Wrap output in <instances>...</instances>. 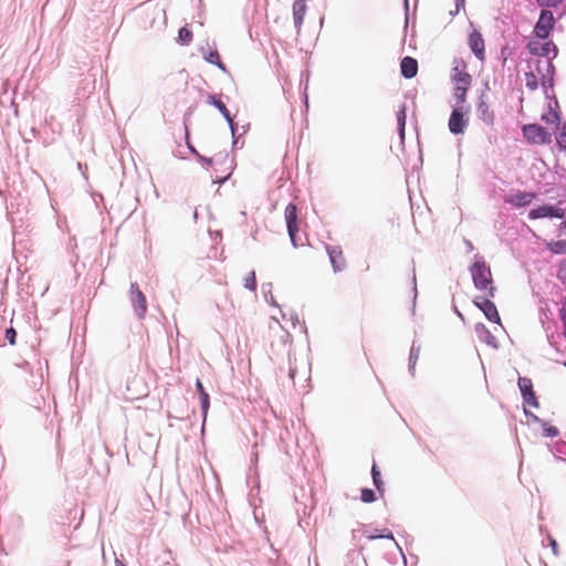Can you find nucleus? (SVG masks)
Instances as JSON below:
<instances>
[{"mask_svg":"<svg viewBox=\"0 0 566 566\" xmlns=\"http://www.w3.org/2000/svg\"><path fill=\"white\" fill-rule=\"evenodd\" d=\"M565 366H566V363H565Z\"/></svg>","mask_w":566,"mask_h":566,"instance_id":"37998d69","label":"nucleus"},{"mask_svg":"<svg viewBox=\"0 0 566 566\" xmlns=\"http://www.w3.org/2000/svg\"><path fill=\"white\" fill-rule=\"evenodd\" d=\"M187 144H188L189 149H190L193 154H196V155L198 156L199 160H201V161H203V163H206V164H208V165H211V164H212V159H211V158H206V157H203V156L199 155V154H198V151H197V150H196V149H195V148H193V147H192L188 142H187Z\"/></svg>","mask_w":566,"mask_h":566,"instance_id":"72a5a7b5","label":"nucleus"},{"mask_svg":"<svg viewBox=\"0 0 566 566\" xmlns=\"http://www.w3.org/2000/svg\"><path fill=\"white\" fill-rule=\"evenodd\" d=\"M551 545L553 547L554 553L556 554L557 553V543H556V541L555 539H551Z\"/></svg>","mask_w":566,"mask_h":566,"instance_id":"4c0bfd02","label":"nucleus"},{"mask_svg":"<svg viewBox=\"0 0 566 566\" xmlns=\"http://www.w3.org/2000/svg\"><path fill=\"white\" fill-rule=\"evenodd\" d=\"M206 60L211 63V64H214V65H218L220 69L224 70V66L221 62V59H220V55L217 51H212L210 52L207 56H206Z\"/></svg>","mask_w":566,"mask_h":566,"instance_id":"cd10ccee","label":"nucleus"},{"mask_svg":"<svg viewBox=\"0 0 566 566\" xmlns=\"http://www.w3.org/2000/svg\"><path fill=\"white\" fill-rule=\"evenodd\" d=\"M527 49L535 56L534 59H549L551 52H554V56L557 53V49L552 41L531 40Z\"/></svg>","mask_w":566,"mask_h":566,"instance_id":"39448f33","label":"nucleus"},{"mask_svg":"<svg viewBox=\"0 0 566 566\" xmlns=\"http://www.w3.org/2000/svg\"><path fill=\"white\" fill-rule=\"evenodd\" d=\"M406 119H407L406 106L402 105L401 108L399 109V112L397 113V123H398L399 134H400L401 138L405 137Z\"/></svg>","mask_w":566,"mask_h":566,"instance_id":"5701e85b","label":"nucleus"},{"mask_svg":"<svg viewBox=\"0 0 566 566\" xmlns=\"http://www.w3.org/2000/svg\"><path fill=\"white\" fill-rule=\"evenodd\" d=\"M557 144L560 148L566 149V132H562L557 137Z\"/></svg>","mask_w":566,"mask_h":566,"instance_id":"c9c22d12","label":"nucleus"},{"mask_svg":"<svg viewBox=\"0 0 566 566\" xmlns=\"http://www.w3.org/2000/svg\"><path fill=\"white\" fill-rule=\"evenodd\" d=\"M371 475H373V481H374L376 489L378 490V492L380 494H382L385 491L384 490V481L381 480L380 471L376 464H374L371 468Z\"/></svg>","mask_w":566,"mask_h":566,"instance_id":"b1692460","label":"nucleus"},{"mask_svg":"<svg viewBox=\"0 0 566 566\" xmlns=\"http://www.w3.org/2000/svg\"><path fill=\"white\" fill-rule=\"evenodd\" d=\"M555 24V19L549 10H542L538 21L536 22L534 32L539 39H547Z\"/></svg>","mask_w":566,"mask_h":566,"instance_id":"20e7f679","label":"nucleus"},{"mask_svg":"<svg viewBox=\"0 0 566 566\" xmlns=\"http://www.w3.org/2000/svg\"><path fill=\"white\" fill-rule=\"evenodd\" d=\"M465 127V120L463 117V113L460 109H453L451 116L449 118V129L453 134L463 133Z\"/></svg>","mask_w":566,"mask_h":566,"instance_id":"dca6fc26","label":"nucleus"},{"mask_svg":"<svg viewBox=\"0 0 566 566\" xmlns=\"http://www.w3.org/2000/svg\"><path fill=\"white\" fill-rule=\"evenodd\" d=\"M244 287L250 291H255L256 277L254 271L249 272L248 275L244 277Z\"/></svg>","mask_w":566,"mask_h":566,"instance_id":"a878e982","label":"nucleus"},{"mask_svg":"<svg viewBox=\"0 0 566 566\" xmlns=\"http://www.w3.org/2000/svg\"><path fill=\"white\" fill-rule=\"evenodd\" d=\"M284 219L286 222L287 233L291 240V243L294 248H297L298 244V231H300V219L297 207L294 203H289L284 210Z\"/></svg>","mask_w":566,"mask_h":566,"instance_id":"7ed1b4c3","label":"nucleus"},{"mask_svg":"<svg viewBox=\"0 0 566 566\" xmlns=\"http://www.w3.org/2000/svg\"><path fill=\"white\" fill-rule=\"evenodd\" d=\"M178 38L182 44H189L192 41V32L184 27L179 30Z\"/></svg>","mask_w":566,"mask_h":566,"instance_id":"bb28decb","label":"nucleus"},{"mask_svg":"<svg viewBox=\"0 0 566 566\" xmlns=\"http://www.w3.org/2000/svg\"><path fill=\"white\" fill-rule=\"evenodd\" d=\"M207 102L217 107L230 125L233 124V119L230 115L229 109L220 98H218L216 95H209Z\"/></svg>","mask_w":566,"mask_h":566,"instance_id":"6ab92c4d","label":"nucleus"},{"mask_svg":"<svg viewBox=\"0 0 566 566\" xmlns=\"http://www.w3.org/2000/svg\"><path fill=\"white\" fill-rule=\"evenodd\" d=\"M470 273L474 286L486 297H494L496 289L493 283L491 268L483 259H475L470 268Z\"/></svg>","mask_w":566,"mask_h":566,"instance_id":"f257e3e1","label":"nucleus"},{"mask_svg":"<svg viewBox=\"0 0 566 566\" xmlns=\"http://www.w3.org/2000/svg\"><path fill=\"white\" fill-rule=\"evenodd\" d=\"M546 248L554 254H564L566 253V240L547 242Z\"/></svg>","mask_w":566,"mask_h":566,"instance_id":"4be33fe9","label":"nucleus"},{"mask_svg":"<svg viewBox=\"0 0 566 566\" xmlns=\"http://www.w3.org/2000/svg\"><path fill=\"white\" fill-rule=\"evenodd\" d=\"M541 119L548 126H551L554 130L559 129L560 125V116L559 113L548 105V108L545 113L542 114Z\"/></svg>","mask_w":566,"mask_h":566,"instance_id":"a211bd4d","label":"nucleus"},{"mask_svg":"<svg viewBox=\"0 0 566 566\" xmlns=\"http://www.w3.org/2000/svg\"><path fill=\"white\" fill-rule=\"evenodd\" d=\"M534 65L536 75L544 82L545 78L549 77L553 70L551 59H533L530 61V66Z\"/></svg>","mask_w":566,"mask_h":566,"instance_id":"4468645a","label":"nucleus"},{"mask_svg":"<svg viewBox=\"0 0 566 566\" xmlns=\"http://www.w3.org/2000/svg\"><path fill=\"white\" fill-rule=\"evenodd\" d=\"M490 298L491 297H486L485 294H482L481 296H476L474 298V304L484 313L489 321L493 323H500L501 317L499 315L497 308Z\"/></svg>","mask_w":566,"mask_h":566,"instance_id":"423d86ee","label":"nucleus"},{"mask_svg":"<svg viewBox=\"0 0 566 566\" xmlns=\"http://www.w3.org/2000/svg\"><path fill=\"white\" fill-rule=\"evenodd\" d=\"M539 77L533 70L525 73V84L530 90H536L538 86Z\"/></svg>","mask_w":566,"mask_h":566,"instance_id":"393cba45","label":"nucleus"},{"mask_svg":"<svg viewBox=\"0 0 566 566\" xmlns=\"http://www.w3.org/2000/svg\"><path fill=\"white\" fill-rule=\"evenodd\" d=\"M196 388H197V391H198L199 397H200V402H201V409H202V412H203V418H206L207 413H208L209 406H210L209 395L205 390V387H203V385H202L200 379H197Z\"/></svg>","mask_w":566,"mask_h":566,"instance_id":"aec40b11","label":"nucleus"},{"mask_svg":"<svg viewBox=\"0 0 566 566\" xmlns=\"http://www.w3.org/2000/svg\"><path fill=\"white\" fill-rule=\"evenodd\" d=\"M469 46L480 61H483L485 59L484 40L479 31L474 30L470 34Z\"/></svg>","mask_w":566,"mask_h":566,"instance_id":"ddd939ff","label":"nucleus"},{"mask_svg":"<svg viewBox=\"0 0 566 566\" xmlns=\"http://www.w3.org/2000/svg\"><path fill=\"white\" fill-rule=\"evenodd\" d=\"M562 224H563V227H566V221H565V222H563Z\"/></svg>","mask_w":566,"mask_h":566,"instance_id":"79ce46f5","label":"nucleus"},{"mask_svg":"<svg viewBox=\"0 0 566 566\" xmlns=\"http://www.w3.org/2000/svg\"><path fill=\"white\" fill-rule=\"evenodd\" d=\"M564 210L560 208H555L553 206H541L536 209H532L528 213L530 219H539V218H564Z\"/></svg>","mask_w":566,"mask_h":566,"instance_id":"9b49d317","label":"nucleus"},{"mask_svg":"<svg viewBox=\"0 0 566 566\" xmlns=\"http://www.w3.org/2000/svg\"><path fill=\"white\" fill-rule=\"evenodd\" d=\"M518 388L523 396L524 402L531 407L537 408L539 406L535 391L533 390V382L527 377H520L517 381Z\"/></svg>","mask_w":566,"mask_h":566,"instance_id":"6e6552de","label":"nucleus"},{"mask_svg":"<svg viewBox=\"0 0 566 566\" xmlns=\"http://www.w3.org/2000/svg\"><path fill=\"white\" fill-rule=\"evenodd\" d=\"M17 332L13 327H10L6 331V338L8 339L10 345H15Z\"/></svg>","mask_w":566,"mask_h":566,"instance_id":"7c9ffc66","label":"nucleus"},{"mask_svg":"<svg viewBox=\"0 0 566 566\" xmlns=\"http://www.w3.org/2000/svg\"><path fill=\"white\" fill-rule=\"evenodd\" d=\"M453 78L455 82V86L470 87L471 85V75L463 70H459L458 67H454Z\"/></svg>","mask_w":566,"mask_h":566,"instance_id":"412c9836","label":"nucleus"},{"mask_svg":"<svg viewBox=\"0 0 566 566\" xmlns=\"http://www.w3.org/2000/svg\"><path fill=\"white\" fill-rule=\"evenodd\" d=\"M481 118L483 119V122H485L486 124H490L492 125L493 122H494V115L492 112H489L488 107H485L483 111H482V116Z\"/></svg>","mask_w":566,"mask_h":566,"instance_id":"c756f323","label":"nucleus"},{"mask_svg":"<svg viewBox=\"0 0 566 566\" xmlns=\"http://www.w3.org/2000/svg\"><path fill=\"white\" fill-rule=\"evenodd\" d=\"M545 432H546V436H547V437H556V436H558V430H557V428H556V427H553V426H552V427H549V428H547V429H545Z\"/></svg>","mask_w":566,"mask_h":566,"instance_id":"e433bc0d","label":"nucleus"},{"mask_svg":"<svg viewBox=\"0 0 566 566\" xmlns=\"http://www.w3.org/2000/svg\"><path fill=\"white\" fill-rule=\"evenodd\" d=\"M535 197L536 195L534 192L517 191L516 193L507 196L505 198V202L513 207L521 208L528 206Z\"/></svg>","mask_w":566,"mask_h":566,"instance_id":"f8f14e48","label":"nucleus"},{"mask_svg":"<svg viewBox=\"0 0 566 566\" xmlns=\"http://www.w3.org/2000/svg\"><path fill=\"white\" fill-rule=\"evenodd\" d=\"M463 4H464V0H455V7H457V10H459V8H460L461 6H463Z\"/></svg>","mask_w":566,"mask_h":566,"instance_id":"58836bf2","label":"nucleus"},{"mask_svg":"<svg viewBox=\"0 0 566 566\" xmlns=\"http://www.w3.org/2000/svg\"><path fill=\"white\" fill-rule=\"evenodd\" d=\"M522 132L527 142L535 145H548L553 142L552 133L538 124H526Z\"/></svg>","mask_w":566,"mask_h":566,"instance_id":"f03ea898","label":"nucleus"},{"mask_svg":"<svg viewBox=\"0 0 566 566\" xmlns=\"http://www.w3.org/2000/svg\"><path fill=\"white\" fill-rule=\"evenodd\" d=\"M401 74L406 78H412L418 73V62L411 56H405L400 63Z\"/></svg>","mask_w":566,"mask_h":566,"instance_id":"f3484780","label":"nucleus"},{"mask_svg":"<svg viewBox=\"0 0 566 566\" xmlns=\"http://www.w3.org/2000/svg\"><path fill=\"white\" fill-rule=\"evenodd\" d=\"M130 302L137 315L143 318L147 312V301L136 283L130 285Z\"/></svg>","mask_w":566,"mask_h":566,"instance_id":"0eeeda50","label":"nucleus"},{"mask_svg":"<svg viewBox=\"0 0 566 566\" xmlns=\"http://www.w3.org/2000/svg\"><path fill=\"white\" fill-rule=\"evenodd\" d=\"M116 566H126V565H125L123 562H120V560H118V559H117V560H116Z\"/></svg>","mask_w":566,"mask_h":566,"instance_id":"a19ab883","label":"nucleus"},{"mask_svg":"<svg viewBox=\"0 0 566 566\" xmlns=\"http://www.w3.org/2000/svg\"><path fill=\"white\" fill-rule=\"evenodd\" d=\"M127 391L129 400H136L148 395V386L139 376H134L127 384Z\"/></svg>","mask_w":566,"mask_h":566,"instance_id":"1a4fd4ad","label":"nucleus"},{"mask_svg":"<svg viewBox=\"0 0 566 566\" xmlns=\"http://www.w3.org/2000/svg\"><path fill=\"white\" fill-rule=\"evenodd\" d=\"M565 268H566V260H565V261L563 262V264H562L560 273H563V272H564V269H565ZM560 277H562V279H566V276H565V275H563V274H560Z\"/></svg>","mask_w":566,"mask_h":566,"instance_id":"ea45409f","label":"nucleus"},{"mask_svg":"<svg viewBox=\"0 0 566 566\" xmlns=\"http://www.w3.org/2000/svg\"><path fill=\"white\" fill-rule=\"evenodd\" d=\"M469 90V87H464V86H455L454 88V92H455V96L461 101V102H464L465 101V94H467V91Z\"/></svg>","mask_w":566,"mask_h":566,"instance_id":"2f4dec72","label":"nucleus"},{"mask_svg":"<svg viewBox=\"0 0 566 566\" xmlns=\"http://www.w3.org/2000/svg\"><path fill=\"white\" fill-rule=\"evenodd\" d=\"M306 10H307L306 0H295L294 1L292 11H293L294 27H295L297 33H300L302 30Z\"/></svg>","mask_w":566,"mask_h":566,"instance_id":"2eb2a0df","label":"nucleus"},{"mask_svg":"<svg viewBox=\"0 0 566 566\" xmlns=\"http://www.w3.org/2000/svg\"><path fill=\"white\" fill-rule=\"evenodd\" d=\"M326 252L329 256L334 272H340L346 269L347 262L340 247L326 245Z\"/></svg>","mask_w":566,"mask_h":566,"instance_id":"9d476101","label":"nucleus"},{"mask_svg":"<svg viewBox=\"0 0 566 566\" xmlns=\"http://www.w3.org/2000/svg\"><path fill=\"white\" fill-rule=\"evenodd\" d=\"M360 499L365 503H373L376 500V494L370 489H363Z\"/></svg>","mask_w":566,"mask_h":566,"instance_id":"c85d7f7f","label":"nucleus"},{"mask_svg":"<svg viewBox=\"0 0 566 566\" xmlns=\"http://www.w3.org/2000/svg\"><path fill=\"white\" fill-rule=\"evenodd\" d=\"M537 2L541 6H545V7H556L557 4L562 3L563 0H537Z\"/></svg>","mask_w":566,"mask_h":566,"instance_id":"473e14b6","label":"nucleus"},{"mask_svg":"<svg viewBox=\"0 0 566 566\" xmlns=\"http://www.w3.org/2000/svg\"><path fill=\"white\" fill-rule=\"evenodd\" d=\"M187 144H188L189 149H190L193 154H196V155L198 156L199 160H201V161H203V163H206V164H208V165H211V164H212V159H211V158H206V157H203V156L199 155V154H198V151H197V150H196V149H195V148H193V147H192L188 142H187Z\"/></svg>","mask_w":566,"mask_h":566,"instance_id":"f704fd0d","label":"nucleus"}]
</instances>
